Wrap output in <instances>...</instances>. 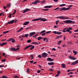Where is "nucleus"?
<instances>
[{"instance_id":"obj_33","label":"nucleus","mask_w":78,"mask_h":78,"mask_svg":"<svg viewBox=\"0 0 78 78\" xmlns=\"http://www.w3.org/2000/svg\"><path fill=\"white\" fill-rule=\"evenodd\" d=\"M35 2L36 3H40V2H41L40 1H39V0H37L35 1Z\"/></svg>"},{"instance_id":"obj_55","label":"nucleus","mask_w":78,"mask_h":78,"mask_svg":"<svg viewBox=\"0 0 78 78\" xmlns=\"http://www.w3.org/2000/svg\"><path fill=\"white\" fill-rule=\"evenodd\" d=\"M9 18H11V14L9 13Z\"/></svg>"},{"instance_id":"obj_24","label":"nucleus","mask_w":78,"mask_h":78,"mask_svg":"<svg viewBox=\"0 0 78 78\" xmlns=\"http://www.w3.org/2000/svg\"><path fill=\"white\" fill-rule=\"evenodd\" d=\"M73 52L74 53V55H76V54H77V53L76 51L75 50H73Z\"/></svg>"},{"instance_id":"obj_4","label":"nucleus","mask_w":78,"mask_h":78,"mask_svg":"<svg viewBox=\"0 0 78 78\" xmlns=\"http://www.w3.org/2000/svg\"><path fill=\"white\" fill-rule=\"evenodd\" d=\"M48 55V54L45 53V52H44L42 54V56L43 58H45V57H47Z\"/></svg>"},{"instance_id":"obj_11","label":"nucleus","mask_w":78,"mask_h":78,"mask_svg":"<svg viewBox=\"0 0 78 78\" xmlns=\"http://www.w3.org/2000/svg\"><path fill=\"white\" fill-rule=\"evenodd\" d=\"M54 60L53 59H51L50 58H48L47 59V61H50L51 62V61H53Z\"/></svg>"},{"instance_id":"obj_8","label":"nucleus","mask_w":78,"mask_h":78,"mask_svg":"<svg viewBox=\"0 0 78 78\" xmlns=\"http://www.w3.org/2000/svg\"><path fill=\"white\" fill-rule=\"evenodd\" d=\"M78 63V60L74 62L71 64V66L72 65H76V64Z\"/></svg>"},{"instance_id":"obj_18","label":"nucleus","mask_w":78,"mask_h":78,"mask_svg":"<svg viewBox=\"0 0 78 78\" xmlns=\"http://www.w3.org/2000/svg\"><path fill=\"white\" fill-rule=\"evenodd\" d=\"M30 23V22L29 21H27L25 23H24V25H27L28 24Z\"/></svg>"},{"instance_id":"obj_54","label":"nucleus","mask_w":78,"mask_h":78,"mask_svg":"<svg viewBox=\"0 0 78 78\" xmlns=\"http://www.w3.org/2000/svg\"><path fill=\"white\" fill-rule=\"evenodd\" d=\"M59 7H57L54 10V11H55V10H57V9H59Z\"/></svg>"},{"instance_id":"obj_7","label":"nucleus","mask_w":78,"mask_h":78,"mask_svg":"<svg viewBox=\"0 0 78 78\" xmlns=\"http://www.w3.org/2000/svg\"><path fill=\"white\" fill-rule=\"evenodd\" d=\"M78 63V60L74 62L71 64V66L72 65H76V64Z\"/></svg>"},{"instance_id":"obj_2","label":"nucleus","mask_w":78,"mask_h":78,"mask_svg":"<svg viewBox=\"0 0 78 78\" xmlns=\"http://www.w3.org/2000/svg\"><path fill=\"white\" fill-rule=\"evenodd\" d=\"M10 50H12V51H18L19 50V48H18L17 49H16L15 48H10Z\"/></svg>"},{"instance_id":"obj_56","label":"nucleus","mask_w":78,"mask_h":78,"mask_svg":"<svg viewBox=\"0 0 78 78\" xmlns=\"http://www.w3.org/2000/svg\"><path fill=\"white\" fill-rule=\"evenodd\" d=\"M46 20H47V19H44V18H43V22H45V21H46Z\"/></svg>"},{"instance_id":"obj_60","label":"nucleus","mask_w":78,"mask_h":78,"mask_svg":"<svg viewBox=\"0 0 78 78\" xmlns=\"http://www.w3.org/2000/svg\"><path fill=\"white\" fill-rule=\"evenodd\" d=\"M37 72L38 73H40V72H41V71L39 70H38L37 71Z\"/></svg>"},{"instance_id":"obj_22","label":"nucleus","mask_w":78,"mask_h":78,"mask_svg":"<svg viewBox=\"0 0 78 78\" xmlns=\"http://www.w3.org/2000/svg\"><path fill=\"white\" fill-rule=\"evenodd\" d=\"M43 39V37H39L37 38V40L38 41H39L40 39Z\"/></svg>"},{"instance_id":"obj_37","label":"nucleus","mask_w":78,"mask_h":78,"mask_svg":"<svg viewBox=\"0 0 78 78\" xmlns=\"http://www.w3.org/2000/svg\"><path fill=\"white\" fill-rule=\"evenodd\" d=\"M6 61V58H5L4 59L2 60V62H5Z\"/></svg>"},{"instance_id":"obj_42","label":"nucleus","mask_w":78,"mask_h":78,"mask_svg":"<svg viewBox=\"0 0 78 78\" xmlns=\"http://www.w3.org/2000/svg\"><path fill=\"white\" fill-rule=\"evenodd\" d=\"M52 33L54 34H57V32H56V31H53Z\"/></svg>"},{"instance_id":"obj_6","label":"nucleus","mask_w":78,"mask_h":78,"mask_svg":"<svg viewBox=\"0 0 78 78\" xmlns=\"http://www.w3.org/2000/svg\"><path fill=\"white\" fill-rule=\"evenodd\" d=\"M69 59H72V60H75L76 59V58L74 57H72L71 56V55H70L69 57Z\"/></svg>"},{"instance_id":"obj_14","label":"nucleus","mask_w":78,"mask_h":78,"mask_svg":"<svg viewBox=\"0 0 78 78\" xmlns=\"http://www.w3.org/2000/svg\"><path fill=\"white\" fill-rule=\"evenodd\" d=\"M59 10L61 9V10H60V11H66V7H64L63 8H61L59 9Z\"/></svg>"},{"instance_id":"obj_44","label":"nucleus","mask_w":78,"mask_h":78,"mask_svg":"<svg viewBox=\"0 0 78 78\" xmlns=\"http://www.w3.org/2000/svg\"><path fill=\"white\" fill-rule=\"evenodd\" d=\"M48 10H49V9H42V11H48Z\"/></svg>"},{"instance_id":"obj_46","label":"nucleus","mask_w":78,"mask_h":78,"mask_svg":"<svg viewBox=\"0 0 78 78\" xmlns=\"http://www.w3.org/2000/svg\"><path fill=\"white\" fill-rule=\"evenodd\" d=\"M59 20H58L56 21V25H58V23H59Z\"/></svg>"},{"instance_id":"obj_25","label":"nucleus","mask_w":78,"mask_h":78,"mask_svg":"<svg viewBox=\"0 0 78 78\" xmlns=\"http://www.w3.org/2000/svg\"><path fill=\"white\" fill-rule=\"evenodd\" d=\"M48 65H53V64H54V62H51L50 63H48Z\"/></svg>"},{"instance_id":"obj_27","label":"nucleus","mask_w":78,"mask_h":78,"mask_svg":"<svg viewBox=\"0 0 78 78\" xmlns=\"http://www.w3.org/2000/svg\"><path fill=\"white\" fill-rule=\"evenodd\" d=\"M66 6V4H62L60 5H59V6L60 7H61V6Z\"/></svg>"},{"instance_id":"obj_23","label":"nucleus","mask_w":78,"mask_h":78,"mask_svg":"<svg viewBox=\"0 0 78 78\" xmlns=\"http://www.w3.org/2000/svg\"><path fill=\"white\" fill-rule=\"evenodd\" d=\"M69 18L68 17H64V16H63V20H65L66 19H69Z\"/></svg>"},{"instance_id":"obj_50","label":"nucleus","mask_w":78,"mask_h":78,"mask_svg":"<svg viewBox=\"0 0 78 78\" xmlns=\"http://www.w3.org/2000/svg\"><path fill=\"white\" fill-rule=\"evenodd\" d=\"M38 58H42V56H41V55H39L38 56Z\"/></svg>"},{"instance_id":"obj_39","label":"nucleus","mask_w":78,"mask_h":78,"mask_svg":"<svg viewBox=\"0 0 78 78\" xmlns=\"http://www.w3.org/2000/svg\"><path fill=\"white\" fill-rule=\"evenodd\" d=\"M2 78H8V77H6L5 75H3L2 76Z\"/></svg>"},{"instance_id":"obj_28","label":"nucleus","mask_w":78,"mask_h":78,"mask_svg":"<svg viewBox=\"0 0 78 78\" xmlns=\"http://www.w3.org/2000/svg\"><path fill=\"white\" fill-rule=\"evenodd\" d=\"M29 35L28 34H24V37H28L29 36Z\"/></svg>"},{"instance_id":"obj_31","label":"nucleus","mask_w":78,"mask_h":78,"mask_svg":"<svg viewBox=\"0 0 78 78\" xmlns=\"http://www.w3.org/2000/svg\"><path fill=\"white\" fill-rule=\"evenodd\" d=\"M45 30H43L40 32V34H42V33H44L45 32Z\"/></svg>"},{"instance_id":"obj_57","label":"nucleus","mask_w":78,"mask_h":78,"mask_svg":"<svg viewBox=\"0 0 78 78\" xmlns=\"http://www.w3.org/2000/svg\"><path fill=\"white\" fill-rule=\"evenodd\" d=\"M72 6H73V5H70V6H68V8H71V7H72Z\"/></svg>"},{"instance_id":"obj_43","label":"nucleus","mask_w":78,"mask_h":78,"mask_svg":"<svg viewBox=\"0 0 78 78\" xmlns=\"http://www.w3.org/2000/svg\"><path fill=\"white\" fill-rule=\"evenodd\" d=\"M32 4H33V5H37V3H36V2L35 1V2H32Z\"/></svg>"},{"instance_id":"obj_59","label":"nucleus","mask_w":78,"mask_h":78,"mask_svg":"<svg viewBox=\"0 0 78 78\" xmlns=\"http://www.w3.org/2000/svg\"><path fill=\"white\" fill-rule=\"evenodd\" d=\"M45 33H43L42 34V36H45Z\"/></svg>"},{"instance_id":"obj_62","label":"nucleus","mask_w":78,"mask_h":78,"mask_svg":"<svg viewBox=\"0 0 78 78\" xmlns=\"http://www.w3.org/2000/svg\"><path fill=\"white\" fill-rule=\"evenodd\" d=\"M6 54L5 53H3L2 55L3 56H5Z\"/></svg>"},{"instance_id":"obj_40","label":"nucleus","mask_w":78,"mask_h":78,"mask_svg":"<svg viewBox=\"0 0 78 78\" xmlns=\"http://www.w3.org/2000/svg\"><path fill=\"white\" fill-rule=\"evenodd\" d=\"M72 30V28L69 27V29L68 28V30H69L68 31H69L70 30Z\"/></svg>"},{"instance_id":"obj_3","label":"nucleus","mask_w":78,"mask_h":78,"mask_svg":"<svg viewBox=\"0 0 78 78\" xmlns=\"http://www.w3.org/2000/svg\"><path fill=\"white\" fill-rule=\"evenodd\" d=\"M67 31H69L68 27H66V28H64L63 30V33H66V32H67Z\"/></svg>"},{"instance_id":"obj_51","label":"nucleus","mask_w":78,"mask_h":78,"mask_svg":"<svg viewBox=\"0 0 78 78\" xmlns=\"http://www.w3.org/2000/svg\"><path fill=\"white\" fill-rule=\"evenodd\" d=\"M38 35V34H37L35 35L34 36H33V37H36V36H37Z\"/></svg>"},{"instance_id":"obj_5","label":"nucleus","mask_w":78,"mask_h":78,"mask_svg":"<svg viewBox=\"0 0 78 78\" xmlns=\"http://www.w3.org/2000/svg\"><path fill=\"white\" fill-rule=\"evenodd\" d=\"M36 34V32H33L30 33L29 34V37H32V36H33V35H34V34Z\"/></svg>"},{"instance_id":"obj_34","label":"nucleus","mask_w":78,"mask_h":78,"mask_svg":"<svg viewBox=\"0 0 78 78\" xmlns=\"http://www.w3.org/2000/svg\"><path fill=\"white\" fill-rule=\"evenodd\" d=\"M62 34V32H58L57 33V34L59 35V34Z\"/></svg>"},{"instance_id":"obj_53","label":"nucleus","mask_w":78,"mask_h":78,"mask_svg":"<svg viewBox=\"0 0 78 78\" xmlns=\"http://www.w3.org/2000/svg\"><path fill=\"white\" fill-rule=\"evenodd\" d=\"M70 74H73V73L72 72H70L69 73H68V75H69Z\"/></svg>"},{"instance_id":"obj_41","label":"nucleus","mask_w":78,"mask_h":78,"mask_svg":"<svg viewBox=\"0 0 78 78\" xmlns=\"http://www.w3.org/2000/svg\"><path fill=\"white\" fill-rule=\"evenodd\" d=\"M31 42V40H30V39L28 40L27 41V42H28V43H30V42Z\"/></svg>"},{"instance_id":"obj_45","label":"nucleus","mask_w":78,"mask_h":78,"mask_svg":"<svg viewBox=\"0 0 78 78\" xmlns=\"http://www.w3.org/2000/svg\"><path fill=\"white\" fill-rule=\"evenodd\" d=\"M16 10H14V12L13 13V14H12V15H14V14H15L16 13Z\"/></svg>"},{"instance_id":"obj_19","label":"nucleus","mask_w":78,"mask_h":78,"mask_svg":"<svg viewBox=\"0 0 78 78\" xmlns=\"http://www.w3.org/2000/svg\"><path fill=\"white\" fill-rule=\"evenodd\" d=\"M23 27H22L19 30H17L16 31L17 33H19V32H20V31H22V30H23Z\"/></svg>"},{"instance_id":"obj_1","label":"nucleus","mask_w":78,"mask_h":78,"mask_svg":"<svg viewBox=\"0 0 78 78\" xmlns=\"http://www.w3.org/2000/svg\"><path fill=\"white\" fill-rule=\"evenodd\" d=\"M63 22H64V23H67L68 24H69V23H75V22L70 20H66L64 21H63Z\"/></svg>"},{"instance_id":"obj_38","label":"nucleus","mask_w":78,"mask_h":78,"mask_svg":"<svg viewBox=\"0 0 78 78\" xmlns=\"http://www.w3.org/2000/svg\"><path fill=\"white\" fill-rule=\"evenodd\" d=\"M43 19L44 18H38V19H39V20H40L41 22H42V21H43Z\"/></svg>"},{"instance_id":"obj_63","label":"nucleus","mask_w":78,"mask_h":78,"mask_svg":"<svg viewBox=\"0 0 78 78\" xmlns=\"http://www.w3.org/2000/svg\"><path fill=\"white\" fill-rule=\"evenodd\" d=\"M3 8L4 9H6V6H3Z\"/></svg>"},{"instance_id":"obj_58","label":"nucleus","mask_w":78,"mask_h":78,"mask_svg":"<svg viewBox=\"0 0 78 78\" xmlns=\"http://www.w3.org/2000/svg\"><path fill=\"white\" fill-rule=\"evenodd\" d=\"M4 67V65H0V68H1L2 67Z\"/></svg>"},{"instance_id":"obj_10","label":"nucleus","mask_w":78,"mask_h":78,"mask_svg":"<svg viewBox=\"0 0 78 78\" xmlns=\"http://www.w3.org/2000/svg\"><path fill=\"white\" fill-rule=\"evenodd\" d=\"M52 7V6L51 5H47L45 6L44 7V8L46 9H47V8H51Z\"/></svg>"},{"instance_id":"obj_15","label":"nucleus","mask_w":78,"mask_h":78,"mask_svg":"<svg viewBox=\"0 0 78 78\" xmlns=\"http://www.w3.org/2000/svg\"><path fill=\"white\" fill-rule=\"evenodd\" d=\"M14 20H12L9 21L8 23H9V24H11V23H14Z\"/></svg>"},{"instance_id":"obj_49","label":"nucleus","mask_w":78,"mask_h":78,"mask_svg":"<svg viewBox=\"0 0 78 78\" xmlns=\"http://www.w3.org/2000/svg\"><path fill=\"white\" fill-rule=\"evenodd\" d=\"M57 73L59 75V74L61 73V72H60L59 71H58Z\"/></svg>"},{"instance_id":"obj_17","label":"nucleus","mask_w":78,"mask_h":78,"mask_svg":"<svg viewBox=\"0 0 78 78\" xmlns=\"http://www.w3.org/2000/svg\"><path fill=\"white\" fill-rule=\"evenodd\" d=\"M61 66L63 68H66V65L64 63L61 64Z\"/></svg>"},{"instance_id":"obj_29","label":"nucleus","mask_w":78,"mask_h":78,"mask_svg":"<svg viewBox=\"0 0 78 78\" xmlns=\"http://www.w3.org/2000/svg\"><path fill=\"white\" fill-rule=\"evenodd\" d=\"M40 19H35L34 20H32V21H37L38 20H39Z\"/></svg>"},{"instance_id":"obj_52","label":"nucleus","mask_w":78,"mask_h":78,"mask_svg":"<svg viewBox=\"0 0 78 78\" xmlns=\"http://www.w3.org/2000/svg\"><path fill=\"white\" fill-rule=\"evenodd\" d=\"M70 10V8L69 7L66 8V11L67 10Z\"/></svg>"},{"instance_id":"obj_48","label":"nucleus","mask_w":78,"mask_h":78,"mask_svg":"<svg viewBox=\"0 0 78 78\" xmlns=\"http://www.w3.org/2000/svg\"><path fill=\"white\" fill-rule=\"evenodd\" d=\"M51 33V31H48L45 33V34H48V33Z\"/></svg>"},{"instance_id":"obj_20","label":"nucleus","mask_w":78,"mask_h":78,"mask_svg":"<svg viewBox=\"0 0 78 78\" xmlns=\"http://www.w3.org/2000/svg\"><path fill=\"white\" fill-rule=\"evenodd\" d=\"M57 19H61L63 20V16H59L56 17Z\"/></svg>"},{"instance_id":"obj_36","label":"nucleus","mask_w":78,"mask_h":78,"mask_svg":"<svg viewBox=\"0 0 78 78\" xmlns=\"http://www.w3.org/2000/svg\"><path fill=\"white\" fill-rule=\"evenodd\" d=\"M34 48V46H33L32 47L30 48V50H33V48Z\"/></svg>"},{"instance_id":"obj_64","label":"nucleus","mask_w":78,"mask_h":78,"mask_svg":"<svg viewBox=\"0 0 78 78\" xmlns=\"http://www.w3.org/2000/svg\"><path fill=\"white\" fill-rule=\"evenodd\" d=\"M34 62V61H30V63H33V62Z\"/></svg>"},{"instance_id":"obj_32","label":"nucleus","mask_w":78,"mask_h":78,"mask_svg":"<svg viewBox=\"0 0 78 78\" xmlns=\"http://www.w3.org/2000/svg\"><path fill=\"white\" fill-rule=\"evenodd\" d=\"M10 6H11L10 3H9L7 5V8H9V7H10Z\"/></svg>"},{"instance_id":"obj_35","label":"nucleus","mask_w":78,"mask_h":78,"mask_svg":"<svg viewBox=\"0 0 78 78\" xmlns=\"http://www.w3.org/2000/svg\"><path fill=\"white\" fill-rule=\"evenodd\" d=\"M62 42V41H60L58 42V44L59 45H60V44Z\"/></svg>"},{"instance_id":"obj_16","label":"nucleus","mask_w":78,"mask_h":78,"mask_svg":"<svg viewBox=\"0 0 78 78\" xmlns=\"http://www.w3.org/2000/svg\"><path fill=\"white\" fill-rule=\"evenodd\" d=\"M10 41H12V43H14L16 42L15 40L14 39H12V38H10Z\"/></svg>"},{"instance_id":"obj_61","label":"nucleus","mask_w":78,"mask_h":78,"mask_svg":"<svg viewBox=\"0 0 78 78\" xmlns=\"http://www.w3.org/2000/svg\"><path fill=\"white\" fill-rule=\"evenodd\" d=\"M62 47H66V44H63L62 45Z\"/></svg>"},{"instance_id":"obj_13","label":"nucleus","mask_w":78,"mask_h":78,"mask_svg":"<svg viewBox=\"0 0 78 78\" xmlns=\"http://www.w3.org/2000/svg\"><path fill=\"white\" fill-rule=\"evenodd\" d=\"M33 46V45H29L26 47L24 48V50H27V49H28V48H30V47H32Z\"/></svg>"},{"instance_id":"obj_21","label":"nucleus","mask_w":78,"mask_h":78,"mask_svg":"<svg viewBox=\"0 0 78 78\" xmlns=\"http://www.w3.org/2000/svg\"><path fill=\"white\" fill-rule=\"evenodd\" d=\"M32 44H34V45H39L38 43L36 42H33Z\"/></svg>"},{"instance_id":"obj_12","label":"nucleus","mask_w":78,"mask_h":78,"mask_svg":"<svg viewBox=\"0 0 78 78\" xmlns=\"http://www.w3.org/2000/svg\"><path fill=\"white\" fill-rule=\"evenodd\" d=\"M6 44H7V42H4L2 44H1L0 43V46H3L4 45H6Z\"/></svg>"},{"instance_id":"obj_30","label":"nucleus","mask_w":78,"mask_h":78,"mask_svg":"<svg viewBox=\"0 0 78 78\" xmlns=\"http://www.w3.org/2000/svg\"><path fill=\"white\" fill-rule=\"evenodd\" d=\"M62 35H61L59 36H57V38L56 39H59V38H60V37H62Z\"/></svg>"},{"instance_id":"obj_9","label":"nucleus","mask_w":78,"mask_h":78,"mask_svg":"<svg viewBox=\"0 0 78 78\" xmlns=\"http://www.w3.org/2000/svg\"><path fill=\"white\" fill-rule=\"evenodd\" d=\"M30 9H26L24 10H23V14H24L25 12H27V11H30Z\"/></svg>"},{"instance_id":"obj_26","label":"nucleus","mask_w":78,"mask_h":78,"mask_svg":"<svg viewBox=\"0 0 78 78\" xmlns=\"http://www.w3.org/2000/svg\"><path fill=\"white\" fill-rule=\"evenodd\" d=\"M9 31L8 30L5 32H3V34H6V33H9Z\"/></svg>"},{"instance_id":"obj_47","label":"nucleus","mask_w":78,"mask_h":78,"mask_svg":"<svg viewBox=\"0 0 78 78\" xmlns=\"http://www.w3.org/2000/svg\"><path fill=\"white\" fill-rule=\"evenodd\" d=\"M24 37V35H22V37L20 36L19 37V39H21V38H23Z\"/></svg>"}]
</instances>
